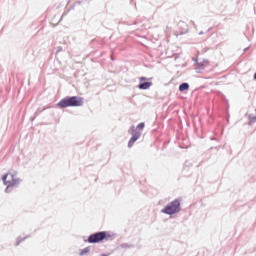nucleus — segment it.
Segmentation results:
<instances>
[{"mask_svg":"<svg viewBox=\"0 0 256 256\" xmlns=\"http://www.w3.org/2000/svg\"><path fill=\"white\" fill-rule=\"evenodd\" d=\"M60 109H66V107H82L83 98L78 96L63 98L58 104Z\"/></svg>","mask_w":256,"mask_h":256,"instance_id":"1","label":"nucleus"},{"mask_svg":"<svg viewBox=\"0 0 256 256\" xmlns=\"http://www.w3.org/2000/svg\"><path fill=\"white\" fill-rule=\"evenodd\" d=\"M4 185H6L5 193H11L13 189L19 187L21 180L13 174H5L2 177Z\"/></svg>","mask_w":256,"mask_h":256,"instance_id":"2","label":"nucleus"},{"mask_svg":"<svg viewBox=\"0 0 256 256\" xmlns=\"http://www.w3.org/2000/svg\"><path fill=\"white\" fill-rule=\"evenodd\" d=\"M110 237L111 236L106 231L96 232L88 237V243H101L103 241H109Z\"/></svg>","mask_w":256,"mask_h":256,"instance_id":"3","label":"nucleus"},{"mask_svg":"<svg viewBox=\"0 0 256 256\" xmlns=\"http://www.w3.org/2000/svg\"><path fill=\"white\" fill-rule=\"evenodd\" d=\"M179 211H181V203L179 200H174L162 210V213L175 215V213H179Z\"/></svg>","mask_w":256,"mask_h":256,"instance_id":"4","label":"nucleus"},{"mask_svg":"<svg viewBox=\"0 0 256 256\" xmlns=\"http://www.w3.org/2000/svg\"><path fill=\"white\" fill-rule=\"evenodd\" d=\"M140 137H141V134L139 132H135L132 138L130 139V141L128 142V147H133V145L135 144V141H137V139H139Z\"/></svg>","mask_w":256,"mask_h":256,"instance_id":"5","label":"nucleus"},{"mask_svg":"<svg viewBox=\"0 0 256 256\" xmlns=\"http://www.w3.org/2000/svg\"><path fill=\"white\" fill-rule=\"evenodd\" d=\"M178 27H179L180 29H183V30H182V33H187V31H189V25H187V23H185V22H180V23L178 24Z\"/></svg>","mask_w":256,"mask_h":256,"instance_id":"6","label":"nucleus"},{"mask_svg":"<svg viewBox=\"0 0 256 256\" xmlns=\"http://www.w3.org/2000/svg\"><path fill=\"white\" fill-rule=\"evenodd\" d=\"M151 85H153V83L144 82V83L139 84L138 88L139 89H149V87H151Z\"/></svg>","mask_w":256,"mask_h":256,"instance_id":"7","label":"nucleus"},{"mask_svg":"<svg viewBox=\"0 0 256 256\" xmlns=\"http://www.w3.org/2000/svg\"><path fill=\"white\" fill-rule=\"evenodd\" d=\"M179 91L183 93V91H189V84L188 83H182L179 86Z\"/></svg>","mask_w":256,"mask_h":256,"instance_id":"8","label":"nucleus"},{"mask_svg":"<svg viewBox=\"0 0 256 256\" xmlns=\"http://www.w3.org/2000/svg\"><path fill=\"white\" fill-rule=\"evenodd\" d=\"M89 251H90L89 247H86L80 251V255H85V254L89 253Z\"/></svg>","mask_w":256,"mask_h":256,"instance_id":"9","label":"nucleus"},{"mask_svg":"<svg viewBox=\"0 0 256 256\" xmlns=\"http://www.w3.org/2000/svg\"><path fill=\"white\" fill-rule=\"evenodd\" d=\"M137 129H139L140 131H143V129H145V123L142 122L138 124Z\"/></svg>","mask_w":256,"mask_h":256,"instance_id":"10","label":"nucleus"},{"mask_svg":"<svg viewBox=\"0 0 256 256\" xmlns=\"http://www.w3.org/2000/svg\"><path fill=\"white\" fill-rule=\"evenodd\" d=\"M140 81H145V77L140 78Z\"/></svg>","mask_w":256,"mask_h":256,"instance_id":"11","label":"nucleus"},{"mask_svg":"<svg viewBox=\"0 0 256 256\" xmlns=\"http://www.w3.org/2000/svg\"><path fill=\"white\" fill-rule=\"evenodd\" d=\"M16 245H19V242H17Z\"/></svg>","mask_w":256,"mask_h":256,"instance_id":"12","label":"nucleus"}]
</instances>
